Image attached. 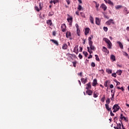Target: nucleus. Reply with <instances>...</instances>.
<instances>
[{
  "label": "nucleus",
  "mask_w": 129,
  "mask_h": 129,
  "mask_svg": "<svg viewBox=\"0 0 129 129\" xmlns=\"http://www.w3.org/2000/svg\"><path fill=\"white\" fill-rule=\"evenodd\" d=\"M91 40H92L91 37H90L88 38L89 45L90 47H87L88 52H89L90 54H92V53H93V52L92 51H95V50H96V48H95V46L93 45V41H92Z\"/></svg>",
  "instance_id": "nucleus-1"
},
{
  "label": "nucleus",
  "mask_w": 129,
  "mask_h": 129,
  "mask_svg": "<svg viewBox=\"0 0 129 129\" xmlns=\"http://www.w3.org/2000/svg\"><path fill=\"white\" fill-rule=\"evenodd\" d=\"M103 40L106 43V44H107L108 49H110L112 47V43L109 39L107 38H103Z\"/></svg>",
  "instance_id": "nucleus-2"
},
{
  "label": "nucleus",
  "mask_w": 129,
  "mask_h": 129,
  "mask_svg": "<svg viewBox=\"0 0 129 129\" xmlns=\"http://www.w3.org/2000/svg\"><path fill=\"white\" fill-rule=\"evenodd\" d=\"M66 56H67L68 59L69 60V61H70L71 62L73 61V57H75L76 55L74 54H72L68 53H67Z\"/></svg>",
  "instance_id": "nucleus-3"
},
{
  "label": "nucleus",
  "mask_w": 129,
  "mask_h": 129,
  "mask_svg": "<svg viewBox=\"0 0 129 129\" xmlns=\"http://www.w3.org/2000/svg\"><path fill=\"white\" fill-rule=\"evenodd\" d=\"M120 108V107H119L118 105L115 104L112 107V109H113V112H116V111H118Z\"/></svg>",
  "instance_id": "nucleus-4"
},
{
  "label": "nucleus",
  "mask_w": 129,
  "mask_h": 129,
  "mask_svg": "<svg viewBox=\"0 0 129 129\" xmlns=\"http://www.w3.org/2000/svg\"><path fill=\"white\" fill-rule=\"evenodd\" d=\"M111 24L114 25V21H113V19H110L108 21L106 22V25L107 26H110Z\"/></svg>",
  "instance_id": "nucleus-5"
},
{
  "label": "nucleus",
  "mask_w": 129,
  "mask_h": 129,
  "mask_svg": "<svg viewBox=\"0 0 129 129\" xmlns=\"http://www.w3.org/2000/svg\"><path fill=\"white\" fill-rule=\"evenodd\" d=\"M102 50L103 52L106 53V54H109V51L108 50H107V48L106 47H105V46H103Z\"/></svg>",
  "instance_id": "nucleus-6"
},
{
  "label": "nucleus",
  "mask_w": 129,
  "mask_h": 129,
  "mask_svg": "<svg viewBox=\"0 0 129 129\" xmlns=\"http://www.w3.org/2000/svg\"><path fill=\"white\" fill-rule=\"evenodd\" d=\"M74 52L76 53V54H78L79 53V51L78 50V45H76L74 48Z\"/></svg>",
  "instance_id": "nucleus-7"
},
{
  "label": "nucleus",
  "mask_w": 129,
  "mask_h": 129,
  "mask_svg": "<svg viewBox=\"0 0 129 129\" xmlns=\"http://www.w3.org/2000/svg\"><path fill=\"white\" fill-rule=\"evenodd\" d=\"M61 29L62 32H65L66 30V24H62L61 26Z\"/></svg>",
  "instance_id": "nucleus-8"
},
{
  "label": "nucleus",
  "mask_w": 129,
  "mask_h": 129,
  "mask_svg": "<svg viewBox=\"0 0 129 129\" xmlns=\"http://www.w3.org/2000/svg\"><path fill=\"white\" fill-rule=\"evenodd\" d=\"M72 20H73V18L71 17L70 18H68L67 19L68 22H69L70 26H72Z\"/></svg>",
  "instance_id": "nucleus-9"
},
{
  "label": "nucleus",
  "mask_w": 129,
  "mask_h": 129,
  "mask_svg": "<svg viewBox=\"0 0 129 129\" xmlns=\"http://www.w3.org/2000/svg\"><path fill=\"white\" fill-rule=\"evenodd\" d=\"M100 8L102 9H103V11H105L107 9V7H106L104 4H102L100 6Z\"/></svg>",
  "instance_id": "nucleus-10"
},
{
  "label": "nucleus",
  "mask_w": 129,
  "mask_h": 129,
  "mask_svg": "<svg viewBox=\"0 0 129 129\" xmlns=\"http://www.w3.org/2000/svg\"><path fill=\"white\" fill-rule=\"evenodd\" d=\"M105 106L108 111H111V107L109 108V105L108 104H105Z\"/></svg>",
  "instance_id": "nucleus-11"
},
{
  "label": "nucleus",
  "mask_w": 129,
  "mask_h": 129,
  "mask_svg": "<svg viewBox=\"0 0 129 129\" xmlns=\"http://www.w3.org/2000/svg\"><path fill=\"white\" fill-rule=\"evenodd\" d=\"M81 81L82 83H83V84H85L86 82H87V78L86 77V78H81Z\"/></svg>",
  "instance_id": "nucleus-12"
},
{
  "label": "nucleus",
  "mask_w": 129,
  "mask_h": 129,
  "mask_svg": "<svg viewBox=\"0 0 129 129\" xmlns=\"http://www.w3.org/2000/svg\"><path fill=\"white\" fill-rule=\"evenodd\" d=\"M89 31H90V29H89V28H86L85 29V35L86 36H87V35H88V34H89Z\"/></svg>",
  "instance_id": "nucleus-13"
},
{
  "label": "nucleus",
  "mask_w": 129,
  "mask_h": 129,
  "mask_svg": "<svg viewBox=\"0 0 129 129\" xmlns=\"http://www.w3.org/2000/svg\"><path fill=\"white\" fill-rule=\"evenodd\" d=\"M50 41L51 42H52V43H53L55 45H56V46H58L59 45V43H58V41H57V40H55L54 39H50Z\"/></svg>",
  "instance_id": "nucleus-14"
},
{
  "label": "nucleus",
  "mask_w": 129,
  "mask_h": 129,
  "mask_svg": "<svg viewBox=\"0 0 129 129\" xmlns=\"http://www.w3.org/2000/svg\"><path fill=\"white\" fill-rule=\"evenodd\" d=\"M95 20H96L95 22L96 25H100V20H99V18L96 17L95 18Z\"/></svg>",
  "instance_id": "nucleus-15"
},
{
  "label": "nucleus",
  "mask_w": 129,
  "mask_h": 129,
  "mask_svg": "<svg viewBox=\"0 0 129 129\" xmlns=\"http://www.w3.org/2000/svg\"><path fill=\"white\" fill-rule=\"evenodd\" d=\"M96 85H97V80L95 79L93 81L92 86H96Z\"/></svg>",
  "instance_id": "nucleus-16"
},
{
  "label": "nucleus",
  "mask_w": 129,
  "mask_h": 129,
  "mask_svg": "<svg viewBox=\"0 0 129 129\" xmlns=\"http://www.w3.org/2000/svg\"><path fill=\"white\" fill-rule=\"evenodd\" d=\"M68 48V45H67V44H63L62 46V49L63 50H67V48Z\"/></svg>",
  "instance_id": "nucleus-17"
},
{
  "label": "nucleus",
  "mask_w": 129,
  "mask_h": 129,
  "mask_svg": "<svg viewBox=\"0 0 129 129\" xmlns=\"http://www.w3.org/2000/svg\"><path fill=\"white\" fill-rule=\"evenodd\" d=\"M86 85L87 86L86 87V89H87V90H88V89H90V88H91V84H90V83L87 84Z\"/></svg>",
  "instance_id": "nucleus-18"
},
{
  "label": "nucleus",
  "mask_w": 129,
  "mask_h": 129,
  "mask_svg": "<svg viewBox=\"0 0 129 129\" xmlns=\"http://www.w3.org/2000/svg\"><path fill=\"white\" fill-rule=\"evenodd\" d=\"M117 43L119 45L120 49H123V45H122V43L120 41H117Z\"/></svg>",
  "instance_id": "nucleus-19"
},
{
  "label": "nucleus",
  "mask_w": 129,
  "mask_h": 129,
  "mask_svg": "<svg viewBox=\"0 0 129 129\" xmlns=\"http://www.w3.org/2000/svg\"><path fill=\"white\" fill-rule=\"evenodd\" d=\"M120 119H121V120L123 119V120H125V121H128V120H126V118H125V117H124L122 114H120Z\"/></svg>",
  "instance_id": "nucleus-20"
},
{
  "label": "nucleus",
  "mask_w": 129,
  "mask_h": 129,
  "mask_svg": "<svg viewBox=\"0 0 129 129\" xmlns=\"http://www.w3.org/2000/svg\"><path fill=\"white\" fill-rule=\"evenodd\" d=\"M86 92L88 95H92L93 92L90 90H87Z\"/></svg>",
  "instance_id": "nucleus-21"
},
{
  "label": "nucleus",
  "mask_w": 129,
  "mask_h": 129,
  "mask_svg": "<svg viewBox=\"0 0 129 129\" xmlns=\"http://www.w3.org/2000/svg\"><path fill=\"white\" fill-rule=\"evenodd\" d=\"M89 20L91 24H94V19H93V17L91 15L90 16Z\"/></svg>",
  "instance_id": "nucleus-22"
},
{
  "label": "nucleus",
  "mask_w": 129,
  "mask_h": 129,
  "mask_svg": "<svg viewBox=\"0 0 129 129\" xmlns=\"http://www.w3.org/2000/svg\"><path fill=\"white\" fill-rule=\"evenodd\" d=\"M106 72L108 74H111L112 73V70L109 69H106Z\"/></svg>",
  "instance_id": "nucleus-23"
},
{
  "label": "nucleus",
  "mask_w": 129,
  "mask_h": 129,
  "mask_svg": "<svg viewBox=\"0 0 129 129\" xmlns=\"http://www.w3.org/2000/svg\"><path fill=\"white\" fill-rule=\"evenodd\" d=\"M70 37H71V32L68 31L66 33V37L67 38H70Z\"/></svg>",
  "instance_id": "nucleus-24"
},
{
  "label": "nucleus",
  "mask_w": 129,
  "mask_h": 129,
  "mask_svg": "<svg viewBox=\"0 0 129 129\" xmlns=\"http://www.w3.org/2000/svg\"><path fill=\"white\" fill-rule=\"evenodd\" d=\"M110 59L112 60L113 61H115V56L113 54H111L110 56Z\"/></svg>",
  "instance_id": "nucleus-25"
},
{
  "label": "nucleus",
  "mask_w": 129,
  "mask_h": 129,
  "mask_svg": "<svg viewBox=\"0 0 129 129\" xmlns=\"http://www.w3.org/2000/svg\"><path fill=\"white\" fill-rule=\"evenodd\" d=\"M46 23L48 26H52V20H49L46 21Z\"/></svg>",
  "instance_id": "nucleus-26"
},
{
  "label": "nucleus",
  "mask_w": 129,
  "mask_h": 129,
  "mask_svg": "<svg viewBox=\"0 0 129 129\" xmlns=\"http://www.w3.org/2000/svg\"><path fill=\"white\" fill-rule=\"evenodd\" d=\"M121 73H122V71L120 70H117L116 72V74H117V75H121Z\"/></svg>",
  "instance_id": "nucleus-27"
},
{
  "label": "nucleus",
  "mask_w": 129,
  "mask_h": 129,
  "mask_svg": "<svg viewBox=\"0 0 129 129\" xmlns=\"http://www.w3.org/2000/svg\"><path fill=\"white\" fill-rule=\"evenodd\" d=\"M94 3L96 5V9L97 11H98V7H99V4H97V2H96V1H94Z\"/></svg>",
  "instance_id": "nucleus-28"
},
{
  "label": "nucleus",
  "mask_w": 129,
  "mask_h": 129,
  "mask_svg": "<svg viewBox=\"0 0 129 129\" xmlns=\"http://www.w3.org/2000/svg\"><path fill=\"white\" fill-rule=\"evenodd\" d=\"M116 10H119V9H121L122 8V6L121 5H117L115 6Z\"/></svg>",
  "instance_id": "nucleus-29"
},
{
  "label": "nucleus",
  "mask_w": 129,
  "mask_h": 129,
  "mask_svg": "<svg viewBox=\"0 0 129 129\" xmlns=\"http://www.w3.org/2000/svg\"><path fill=\"white\" fill-rule=\"evenodd\" d=\"M106 104L109 105V103H110V99L107 98L106 101Z\"/></svg>",
  "instance_id": "nucleus-30"
},
{
  "label": "nucleus",
  "mask_w": 129,
  "mask_h": 129,
  "mask_svg": "<svg viewBox=\"0 0 129 129\" xmlns=\"http://www.w3.org/2000/svg\"><path fill=\"white\" fill-rule=\"evenodd\" d=\"M108 4L109 5H110V6H113L114 5L113 3H112V2H111V1H110V0H108Z\"/></svg>",
  "instance_id": "nucleus-31"
},
{
  "label": "nucleus",
  "mask_w": 129,
  "mask_h": 129,
  "mask_svg": "<svg viewBox=\"0 0 129 129\" xmlns=\"http://www.w3.org/2000/svg\"><path fill=\"white\" fill-rule=\"evenodd\" d=\"M35 10L37 11V12H40V11H41V10H40V8L36 6H35Z\"/></svg>",
  "instance_id": "nucleus-32"
},
{
  "label": "nucleus",
  "mask_w": 129,
  "mask_h": 129,
  "mask_svg": "<svg viewBox=\"0 0 129 129\" xmlns=\"http://www.w3.org/2000/svg\"><path fill=\"white\" fill-rule=\"evenodd\" d=\"M39 10H42L43 9V5H42V3H39Z\"/></svg>",
  "instance_id": "nucleus-33"
},
{
  "label": "nucleus",
  "mask_w": 129,
  "mask_h": 129,
  "mask_svg": "<svg viewBox=\"0 0 129 129\" xmlns=\"http://www.w3.org/2000/svg\"><path fill=\"white\" fill-rule=\"evenodd\" d=\"M95 56L96 57V61H100V59H99V57H98V55L95 54Z\"/></svg>",
  "instance_id": "nucleus-34"
},
{
  "label": "nucleus",
  "mask_w": 129,
  "mask_h": 129,
  "mask_svg": "<svg viewBox=\"0 0 129 129\" xmlns=\"http://www.w3.org/2000/svg\"><path fill=\"white\" fill-rule=\"evenodd\" d=\"M83 54L85 56V57H87L88 55V53L87 51H83Z\"/></svg>",
  "instance_id": "nucleus-35"
},
{
  "label": "nucleus",
  "mask_w": 129,
  "mask_h": 129,
  "mask_svg": "<svg viewBox=\"0 0 129 129\" xmlns=\"http://www.w3.org/2000/svg\"><path fill=\"white\" fill-rule=\"evenodd\" d=\"M93 97H94L95 98H96V97H98V95H97V93H95V92H94Z\"/></svg>",
  "instance_id": "nucleus-36"
},
{
  "label": "nucleus",
  "mask_w": 129,
  "mask_h": 129,
  "mask_svg": "<svg viewBox=\"0 0 129 129\" xmlns=\"http://www.w3.org/2000/svg\"><path fill=\"white\" fill-rule=\"evenodd\" d=\"M53 15H54V13H53V12H50L48 14V17H52Z\"/></svg>",
  "instance_id": "nucleus-37"
},
{
  "label": "nucleus",
  "mask_w": 129,
  "mask_h": 129,
  "mask_svg": "<svg viewBox=\"0 0 129 129\" xmlns=\"http://www.w3.org/2000/svg\"><path fill=\"white\" fill-rule=\"evenodd\" d=\"M123 10L124 12H126V14L129 13L128 10H127V8H126V7H125Z\"/></svg>",
  "instance_id": "nucleus-38"
},
{
  "label": "nucleus",
  "mask_w": 129,
  "mask_h": 129,
  "mask_svg": "<svg viewBox=\"0 0 129 129\" xmlns=\"http://www.w3.org/2000/svg\"><path fill=\"white\" fill-rule=\"evenodd\" d=\"M77 34L78 36H80L79 34H80V30L79 28L77 29Z\"/></svg>",
  "instance_id": "nucleus-39"
},
{
  "label": "nucleus",
  "mask_w": 129,
  "mask_h": 129,
  "mask_svg": "<svg viewBox=\"0 0 129 129\" xmlns=\"http://www.w3.org/2000/svg\"><path fill=\"white\" fill-rule=\"evenodd\" d=\"M105 100V96H103L102 98H101V101H102V102H104V101Z\"/></svg>",
  "instance_id": "nucleus-40"
},
{
  "label": "nucleus",
  "mask_w": 129,
  "mask_h": 129,
  "mask_svg": "<svg viewBox=\"0 0 129 129\" xmlns=\"http://www.w3.org/2000/svg\"><path fill=\"white\" fill-rule=\"evenodd\" d=\"M73 64V66L74 67H76V64H77V61H75L72 62Z\"/></svg>",
  "instance_id": "nucleus-41"
},
{
  "label": "nucleus",
  "mask_w": 129,
  "mask_h": 129,
  "mask_svg": "<svg viewBox=\"0 0 129 129\" xmlns=\"http://www.w3.org/2000/svg\"><path fill=\"white\" fill-rule=\"evenodd\" d=\"M82 9V7L81 5H79L78 8V11H81V9Z\"/></svg>",
  "instance_id": "nucleus-42"
},
{
  "label": "nucleus",
  "mask_w": 129,
  "mask_h": 129,
  "mask_svg": "<svg viewBox=\"0 0 129 129\" xmlns=\"http://www.w3.org/2000/svg\"><path fill=\"white\" fill-rule=\"evenodd\" d=\"M80 15L82 17H83V18H85V14H84V13L83 12H81Z\"/></svg>",
  "instance_id": "nucleus-43"
},
{
  "label": "nucleus",
  "mask_w": 129,
  "mask_h": 129,
  "mask_svg": "<svg viewBox=\"0 0 129 129\" xmlns=\"http://www.w3.org/2000/svg\"><path fill=\"white\" fill-rule=\"evenodd\" d=\"M103 30L105 32H107L108 28H107V27H103Z\"/></svg>",
  "instance_id": "nucleus-44"
},
{
  "label": "nucleus",
  "mask_w": 129,
  "mask_h": 129,
  "mask_svg": "<svg viewBox=\"0 0 129 129\" xmlns=\"http://www.w3.org/2000/svg\"><path fill=\"white\" fill-rule=\"evenodd\" d=\"M107 83H108V81H106L104 84L105 87H107Z\"/></svg>",
  "instance_id": "nucleus-45"
},
{
  "label": "nucleus",
  "mask_w": 129,
  "mask_h": 129,
  "mask_svg": "<svg viewBox=\"0 0 129 129\" xmlns=\"http://www.w3.org/2000/svg\"><path fill=\"white\" fill-rule=\"evenodd\" d=\"M57 3H59V0H53V4L54 5H56Z\"/></svg>",
  "instance_id": "nucleus-46"
},
{
  "label": "nucleus",
  "mask_w": 129,
  "mask_h": 129,
  "mask_svg": "<svg viewBox=\"0 0 129 129\" xmlns=\"http://www.w3.org/2000/svg\"><path fill=\"white\" fill-rule=\"evenodd\" d=\"M110 111V114L111 116H114V114H113V113H112V111H111H111Z\"/></svg>",
  "instance_id": "nucleus-47"
},
{
  "label": "nucleus",
  "mask_w": 129,
  "mask_h": 129,
  "mask_svg": "<svg viewBox=\"0 0 129 129\" xmlns=\"http://www.w3.org/2000/svg\"><path fill=\"white\" fill-rule=\"evenodd\" d=\"M112 97H111V100L113 101V98L114 97V93L111 95Z\"/></svg>",
  "instance_id": "nucleus-48"
},
{
  "label": "nucleus",
  "mask_w": 129,
  "mask_h": 129,
  "mask_svg": "<svg viewBox=\"0 0 129 129\" xmlns=\"http://www.w3.org/2000/svg\"><path fill=\"white\" fill-rule=\"evenodd\" d=\"M91 67H95V63H94V62H92V63H91Z\"/></svg>",
  "instance_id": "nucleus-49"
},
{
  "label": "nucleus",
  "mask_w": 129,
  "mask_h": 129,
  "mask_svg": "<svg viewBox=\"0 0 129 129\" xmlns=\"http://www.w3.org/2000/svg\"><path fill=\"white\" fill-rule=\"evenodd\" d=\"M112 76L113 77H114L115 78L116 77V73H113L112 74Z\"/></svg>",
  "instance_id": "nucleus-50"
},
{
  "label": "nucleus",
  "mask_w": 129,
  "mask_h": 129,
  "mask_svg": "<svg viewBox=\"0 0 129 129\" xmlns=\"http://www.w3.org/2000/svg\"><path fill=\"white\" fill-rule=\"evenodd\" d=\"M115 82H116V85H120V83H119L117 81H115Z\"/></svg>",
  "instance_id": "nucleus-51"
},
{
  "label": "nucleus",
  "mask_w": 129,
  "mask_h": 129,
  "mask_svg": "<svg viewBox=\"0 0 129 129\" xmlns=\"http://www.w3.org/2000/svg\"><path fill=\"white\" fill-rule=\"evenodd\" d=\"M105 19H107V20H108V19H109V17L106 15H104V16Z\"/></svg>",
  "instance_id": "nucleus-52"
},
{
  "label": "nucleus",
  "mask_w": 129,
  "mask_h": 129,
  "mask_svg": "<svg viewBox=\"0 0 129 129\" xmlns=\"http://www.w3.org/2000/svg\"><path fill=\"white\" fill-rule=\"evenodd\" d=\"M79 57L80 59H82V58H83V56L81 55V54H79Z\"/></svg>",
  "instance_id": "nucleus-53"
},
{
  "label": "nucleus",
  "mask_w": 129,
  "mask_h": 129,
  "mask_svg": "<svg viewBox=\"0 0 129 129\" xmlns=\"http://www.w3.org/2000/svg\"><path fill=\"white\" fill-rule=\"evenodd\" d=\"M75 26L76 28H77V29H79V26L78 25V24H76Z\"/></svg>",
  "instance_id": "nucleus-54"
},
{
  "label": "nucleus",
  "mask_w": 129,
  "mask_h": 129,
  "mask_svg": "<svg viewBox=\"0 0 129 129\" xmlns=\"http://www.w3.org/2000/svg\"><path fill=\"white\" fill-rule=\"evenodd\" d=\"M52 35L53 36H56V31H53Z\"/></svg>",
  "instance_id": "nucleus-55"
},
{
  "label": "nucleus",
  "mask_w": 129,
  "mask_h": 129,
  "mask_svg": "<svg viewBox=\"0 0 129 129\" xmlns=\"http://www.w3.org/2000/svg\"><path fill=\"white\" fill-rule=\"evenodd\" d=\"M88 58V59H91V58H92V55H91V54H90Z\"/></svg>",
  "instance_id": "nucleus-56"
},
{
  "label": "nucleus",
  "mask_w": 129,
  "mask_h": 129,
  "mask_svg": "<svg viewBox=\"0 0 129 129\" xmlns=\"http://www.w3.org/2000/svg\"><path fill=\"white\" fill-rule=\"evenodd\" d=\"M78 75H79V76H81V77H82V73L81 72L80 73H78Z\"/></svg>",
  "instance_id": "nucleus-57"
},
{
  "label": "nucleus",
  "mask_w": 129,
  "mask_h": 129,
  "mask_svg": "<svg viewBox=\"0 0 129 129\" xmlns=\"http://www.w3.org/2000/svg\"><path fill=\"white\" fill-rule=\"evenodd\" d=\"M68 5H70V1L69 0H66Z\"/></svg>",
  "instance_id": "nucleus-58"
},
{
  "label": "nucleus",
  "mask_w": 129,
  "mask_h": 129,
  "mask_svg": "<svg viewBox=\"0 0 129 129\" xmlns=\"http://www.w3.org/2000/svg\"><path fill=\"white\" fill-rule=\"evenodd\" d=\"M120 89L122 90V91H124V89H123V87H121V88H120Z\"/></svg>",
  "instance_id": "nucleus-59"
},
{
  "label": "nucleus",
  "mask_w": 129,
  "mask_h": 129,
  "mask_svg": "<svg viewBox=\"0 0 129 129\" xmlns=\"http://www.w3.org/2000/svg\"><path fill=\"white\" fill-rule=\"evenodd\" d=\"M99 71H100V72H101L102 74H103V73H104V71H103V70H101Z\"/></svg>",
  "instance_id": "nucleus-60"
},
{
  "label": "nucleus",
  "mask_w": 129,
  "mask_h": 129,
  "mask_svg": "<svg viewBox=\"0 0 129 129\" xmlns=\"http://www.w3.org/2000/svg\"><path fill=\"white\" fill-rule=\"evenodd\" d=\"M83 48L82 47H80V52H82V50H83Z\"/></svg>",
  "instance_id": "nucleus-61"
},
{
  "label": "nucleus",
  "mask_w": 129,
  "mask_h": 129,
  "mask_svg": "<svg viewBox=\"0 0 129 129\" xmlns=\"http://www.w3.org/2000/svg\"><path fill=\"white\" fill-rule=\"evenodd\" d=\"M76 15H77V16H79V12L76 11Z\"/></svg>",
  "instance_id": "nucleus-62"
},
{
  "label": "nucleus",
  "mask_w": 129,
  "mask_h": 129,
  "mask_svg": "<svg viewBox=\"0 0 129 129\" xmlns=\"http://www.w3.org/2000/svg\"><path fill=\"white\" fill-rule=\"evenodd\" d=\"M110 88H113V85L111 84V85H110Z\"/></svg>",
  "instance_id": "nucleus-63"
},
{
  "label": "nucleus",
  "mask_w": 129,
  "mask_h": 129,
  "mask_svg": "<svg viewBox=\"0 0 129 129\" xmlns=\"http://www.w3.org/2000/svg\"><path fill=\"white\" fill-rule=\"evenodd\" d=\"M126 30L129 32V27H127Z\"/></svg>",
  "instance_id": "nucleus-64"
}]
</instances>
